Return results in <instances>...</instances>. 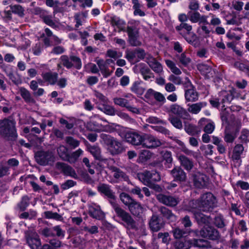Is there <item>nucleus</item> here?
<instances>
[{
    "label": "nucleus",
    "instance_id": "f257e3e1",
    "mask_svg": "<svg viewBox=\"0 0 249 249\" xmlns=\"http://www.w3.org/2000/svg\"><path fill=\"white\" fill-rule=\"evenodd\" d=\"M97 189L101 194L107 198L117 216L125 222L128 228H134L135 227L134 220L131 216L117 203L115 193L111 189V186L106 183H100Z\"/></svg>",
    "mask_w": 249,
    "mask_h": 249
},
{
    "label": "nucleus",
    "instance_id": "f03ea898",
    "mask_svg": "<svg viewBox=\"0 0 249 249\" xmlns=\"http://www.w3.org/2000/svg\"><path fill=\"white\" fill-rule=\"evenodd\" d=\"M101 138L107 145V150L111 155H117L124 151L122 143L117 139L106 134H102Z\"/></svg>",
    "mask_w": 249,
    "mask_h": 249
},
{
    "label": "nucleus",
    "instance_id": "7ed1b4c3",
    "mask_svg": "<svg viewBox=\"0 0 249 249\" xmlns=\"http://www.w3.org/2000/svg\"><path fill=\"white\" fill-rule=\"evenodd\" d=\"M16 122L13 120L5 119L0 121V133L8 138L12 139L17 137L15 127Z\"/></svg>",
    "mask_w": 249,
    "mask_h": 249
},
{
    "label": "nucleus",
    "instance_id": "20e7f679",
    "mask_svg": "<svg viewBox=\"0 0 249 249\" xmlns=\"http://www.w3.org/2000/svg\"><path fill=\"white\" fill-rule=\"evenodd\" d=\"M199 208L203 212L211 211L216 206L217 200L211 193L203 194L199 198Z\"/></svg>",
    "mask_w": 249,
    "mask_h": 249
},
{
    "label": "nucleus",
    "instance_id": "39448f33",
    "mask_svg": "<svg viewBox=\"0 0 249 249\" xmlns=\"http://www.w3.org/2000/svg\"><path fill=\"white\" fill-rule=\"evenodd\" d=\"M140 180L146 185H152L153 182L159 181L160 180V174L155 171H145L138 174Z\"/></svg>",
    "mask_w": 249,
    "mask_h": 249
},
{
    "label": "nucleus",
    "instance_id": "423d86ee",
    "mask_svg": "<svg viewBox=\"0 0 249 249\" xmlns=\"http://www.w3.org/2000/svg\"><path fill=\"white\" fill-rule=\"evenodd\" d=\"M36 160L39 164L45 166L53 161L54 157L51 152L39 151L36 154Z\"/></svg>",
    "mask_w": 249,
    "mask_h": 249
},
{
    "label": "nucleus",
    "instance_id": "0eeeda50",
    "mask_svg": "<svg viewBox=\"0 0 249 249\" xmlns=\"http://www.w3.org/2000/svg\"><path fill=\"white\" fill-rule=\"evenodd\" d=\"M25 237L27 244L32 249H41V241L37 233L28 231Z\"/></svg>",
    "mask_w": 249,
    "mask_h": 249
},
{
    "label": "nucleus",
    "instance_id": "6e6552de",
    "mask_svg": "<svg viewBox=\"0 0 249 249\" xmlns=\"http://www.w3.org/2000/svg\"><path fill=\"white\" fill-rule=\"evenodd\" d=\"M143 135L136 131H128L125 133V139L127 142L134 145H142Z\"/></svg>",
    "mask_w": 249,
    "mask_h": 249
},
{
    "label": "nucleus",
    "instance_id": "1a4fd4ad",
    "mask_svg": "<svg viewBox=\"0 0 249 249\" xmlns=\"http://www.w3.org/2000/svg\"><path fill=\"white\" fill-rule=\"evenodd\" d=\"M200 235L211 240H216L219 236V232L213 227L205 225L199 231Z\"/></svg>",
    "mask_w": 249,
    "mask_h": 249
},
{
    "label": "nucleus",
    "instance_id": "9d476101",
    "mask_svg": "<svg viewBox=\"0 0 249 249\" xmlns=\"http://www.w3.org/2000/svg\"><path fill=\"white\" fill-rule=\"evenodd\" d=\"M156 198L160 202L170 207L176 206L179 202V199L178 197L162 194L157 195Z\"/></svg>",
    "mask_w": 249,
    "mask_h": 249
},
{
    "label": "nucleus",
    "instance_id": "9b49d317",
    "mask_svg": "<svg viewBox=\"0 0 249 249\" xmlns=\"http://www.w3.org/2000/svg\"><path fill=\"white\" fill-rule=\"evenodd\" d=\"M161 141L157 137L150 134H144L142 146L149 148H155L161 145Z\"/></svg>",
    "mask_w": 249,
    "mask_h": 249
},
{
    "label": "nucleus",
    "instance_id": "f8f14e48",
    "mask_svg": "<svg viewBox=\"0 0 249 249\" xmlns=\"http://www.w3.org/2000/svg\"><path fill=\"white\" fill-rule=\"evenodd\" d=\"M193 180L196 188L201 189L207 186L208 178L204 174L197 172L193 175Z\"/></svg>",
    "mask_w": 249,
    "mask_h": 249
},
{
    "label": "nucleus",
    "instance_id": "ddd939ff",
    "mask_svg": "<svg viewBox=\"0 0 249 249\" xmlns=\"http://www.w3.org/2000/svg\"><path fill=\"white\" fill-rule=\"evenodd\" d=\"M56 168L66 176H70L75 179L78 178L77 174L75 170L68 164L61 162H57L55 164Z\"/></svg>",
    "mask_w": 249,
    "mask_h": 249
},
{
    "label": "nucleus",
    "instance_id": "4468645a",
    "mask_svg": "<svg viewBox=\"0 0 249 249\" xmlns=\"http://www.w3.org/2000/svg\"><path fill=\"white\" fill-rule=\"evenodd\" d=\"M144 97L148 100L155 99L158 102L164 104L166 102V99L164 95L152 89H149L146 92Z\"/></svg>",
    "mask_w": 249,
    "mask_h": 249
},
{
    "label": "nucleus",
    "instance_id": "2eb2a0df",
    "mask_svg": "<svg viewBox=\"0 0 249 249\" xmlns=\"http://www.w3.org/2000/svg\"><path fill=\"white\" fill-rule=\"evenodd\" d=\"M89 213L91 217L98 220H101L105 216L101 207L94 203H92L89 206Z\"/></svg>",
    "mask_w": 249,
    "mask_h": 249
},
{
    "label": "nucleus",
    "instance_id": "dca6fc26",
    "mask_svg": "<svg viewBox=\"0 0 249 249\" xmlns=\"http://www.w3.org/2000/svg\"><path fill=\"white\" fill-rule=\"evenodd\" d=\"M170 172L174 178V181L180 182L186 181L187 179L186 173L180 167L176 166Z\"/></svg>",
    "mask_w": 249,
    "mask_h": 249
},
{
    "label": "nucleus",
    "instance_id": "f3484780",
    "mask_svg": "<svg viewBox=\"0 0 249 249\" xmlns=\"http://www.w3.org/2000/svg\"><path fill=\"white\" fill-rule=\"evenodd\" d=\"M124 97L126 98L120 97L114 98L113 99L114 104L120 107L127 108V107H128L131 101H137V99L130 93L124 95Z\"/></svg>",
    "mask_w": 249,
    "mask_h": 249
},
{
    "label": "nucleus",
    "instance_id": "a211bd4d",
    "mask_svg": "<svg viewBox=\"0 0 249 249\" xmlns=\"http://www.w3.org/2000/svg\"><path fill=\"white\" fill-rule=\"evenodd\" d=\"M198 124L201 127L205 125L203 131L207 134L212 133L215 129L214 123L211 120L205 118H201L198 123Z\"/></svg>",
    "mask_w": 249,
    "mask_h": 249
},
{
    "label": "nucleus",
    "instance_id": "6ab92c4d",
    "mask_svg": "<svg viewBox=\"0 0 249 249\" xmlns=\"http://www.w3.org/2000/svg\"><path fill=\"white\" fill-rule=\"evenodd\" d=\"M111 172L113 173L114 178L118 180L128 181L129 179L128 176L120 169L114 166H111L109 167Z\"/></svg>",
    "mask_w": 249,
    "mask_h": 249
},
{
    "label": "nucleus",
    "instance_id": "aec40b11",
    "mask_svg": "<svg viewBox=\"0 0 249 249\" xmlns=\"http://www.w3.org/2000/svg\"><path fill=\"white\" fill-rule=\"evenodd\" d=\"M177 157L180 165L186 171H190L193 169L194 162L192 160L182 154L178 155Z\"/></svg>",
    "mask_w": 249,
    "mask_h": 249
},
{
    "label": "nucleus",
    "instance_id": "412c9836",
    "mask_svg": "<svg viewBox=\"0 0 249 249\" xmlns=\"http://www.w3.org/2000/svg\"><path fill=\"white\" fill-rule=\"evenodd\" d=\"M147 62L150 67L156 73H160L162 71V67L160 62L150 54L147 55Z\"/></svg>",
    "mask_w": 249,
    "mask_h": 249
},
{
    "label": "nucleus",
    "instance_id": "4be33fe9",
    "mask_svg": "<svg viewBox=\"0 0 249 249\" xmlns=\"http://www.w3.org/2000/svg\"><path fill=\"white\" fill-rule=\"evenodd\" d=\"M207 105V104L205 102L188 104L187 110L193 114H197L201 111L202 108L206 107Z\"/></svg>",
    "mask_w": 249,
    "mask_h": 249
},
{
    "label": "nucleus",
    "instance_id": "5701e85b",
    "mask_svg": "<svg viewBox=\"0 0 249 249\" xmlns=\"http://www.w3.org/2000/svg\"><path fill=\"white\" fill-rule=\"evenodd\" d=\"M95 104L97 105V108L106 114L110 116L115 115L114 108L107 105V103H99L96 102Z\"/></svg>",
    "mask_w": 249,
    "mask_h": 249
},
{
    "label": "nucleus",
    "instance_id": "b1692460",
    "mask_svg": "<svg viewBox=\"0 0 249 249\" xmlns=\"http://www.w3.org/2000/svg\"><path fill=\"white\" fill-rule=\"evenodd\" d=\"M193 231L186 229L185 230L181 229L178 227L173 228L171 233L173 234L174 237L176 239H179L181 238L186 237L189 235Z\"/></svg>",
    "mask_w": 249,
    "mask_h": 249
},
{
    "label": "nucleus",
    "instance_id": "393cba45",
    "mask_svg": "<svg viewBox=\"0 0 249 249\" xmlns=\"http://www.w3.org/2000/svg\"><path fill=\"white\" fill-rule=\"evenodd\" d=\"M131 213L136 216H139L143 213V208L141 204L135 200L128 207Z\"/></svg>",
    "mask_w": 249,
    "mask_h": 249
},
{
    "label": "nucleus",
    "instance_id": "a878e982",
    "mask_svg": "<svg viewBox=\"0 0 249 249\" xmlns=\"http://www.w3.org/2000/svg\"><path fill=\"white\" fill-rule=\"evenodd\" d=\"M149 226L152 231L157 232L163 227V224L160 222L157 215H153L149 221Z\"/></svg>",
    "mask_w": 249,
    "mask_h": 249
},
{
    "label": "nucleus",
    "instance_id": "bb28decb",
    "mask_svg": "<svg viewBox=\"0 0 249 249\" xmlns=\"http://www.w3.org/2000/svg\"><path fill=\"white\" fill-rule=\"evenodd\" d=\"M197 68L202 74L205 75L208 78L213 77L215 73L210 66L205 64H199Z\"/></svg>",
    "mask_w": 249,
    "mask_h": 249
},
{
    "label": "nucleus",
    "instance_id": "cd10ccee",
    "mask_svg": "<svg viewBox=\"0 0 249 249\" xmlns=\"http://www.w3.org/2000/svg\"><path fill=\"white\" fill-rule=\"evenodd\" d=\"M160 212L163 218L171 222H175L177 220L176 216L172 212L171 210L166 207H161Z\"/></svg>",
    "mask_w": 249,
    "mask_h": 249
},
{
    "label": "nucleus",
    "instance_id": "c85d7f7f",
    "mask_svg": "<svg viewBox=\"0 0 249 249\" xmlns=\"http://www.w3.org/2000/svg\"><path fill=\"white\" fill-rule=\"evenodd\" d=\"M185 98L187 101L195 102L198 99V94L194 87H191L185 90Z\"/></svg>",
    "mask_w": 249,
    "mask_h": 249
},
{
    "label": "nucleus",
    "instance_id": "c756f323",
    "mask_svg": "<svg viewBox=\"0 0 249 249\" xmlns=\"http://www.w3.org/2000/svg\"><path fill=\"white\" fill-rule=\"evenodd\" d=\"M42 77L45 82H47L50 85H53L57 82L58 74L56 72H48L43 73Z\"/></svg>",
    "mask_w": 249,
    "mask_h": 249
},
{
    "label": "nucleus",
    "instance_id": "7c9ffc66",
    "mask_svg": "<svg viewBox=\"0 0 249 249\" xmlns=\"http://www.w3.org/2000/svg\"><path fill=\"white\" fill-rule=\"evenodd\" d=\"M110 23L112 26H116L119 29V32L125 31V22L119 17L113 16L111 18Z\"/></svg>",
    "mask_w": 249,
    "mask_h": 249
},
{
    "label": "nucleus",
    "instance_id": "2f4dec72",
    "mask_svg": "<svg viewBox=\"0 0 249 249\" xmlns=\"http://www.w3.org/2000/svg\"><path fill=\"white\" fill-rule=\"evenodd\" d=\"M88 149L90 154L94 157V158L98 160L104 161L105 159L101 155V148L97 145L89 146Z\"/></svg>",
    "mask_w": 249,
    "mask_h": 249
},
{
    "label": "nucleus",
    "instance_id": "473e14b6",
    "mask_svg": "<svg viewBox=\"0 0 249 249\" xmlns=\"http://www.w3.org/2000/svg\"><path fill=\"white\" fill-rule=\"evenodd\" d=\"M96 62L98 65L102 74L105 77H107L111 75L112 71H109L108 66L106 64L105 60L102 59H100L96 60Z\"/></svg>",
    "mask_w": 249,
    "mask_h": 249
},
{
    "label": "nucleus",
    "instance_id": "72a5a7b5",
    "mask_svg": "<svg viewBox=\"0 0 249 249\" xmlns=\"http://www.w3.org/2000/svg\"><path fill=\"white\" fill-rule=\"evenodd\" d=\"M20 94L25 102L28 104H35V100L32 97L29 90L24 88L21 87L19 89Z\"/></svg>",
    "mask_w": 249,
    "mask_h": 249
},
{
    "label": "nucleus",
    "instance_id": "f704fd0d",
    "mask_svg": "<svg viewBox=\"0 0 249 249\" xmlns=\"http://www.w3.org/2000/svg\"><path fill=\"white\" fill-rule=\"evenodd\" d=\"M141 83L142 81H141L134 82L130 88L131 91L137 95H142L145 91V89L141 86Z\"/></svg>",
    "mask_w": 249,
    "mask_h": 249
},
{
    "label": "nucleus",
    "instance_id": "c9c22d12",
    "mask_svg": "<svg viewBox=\"0 0 249 249\" xmlns=\"http://www.w3.org/2000/svg\"><path fill=\"white\" fill-rule=\"evenodd\" d=\"M169 112L179 116H182L186 113L185 109L176 104H173L170 106Z\"/></svg>",
    "mask_w": 249,
    "mask_h": 249
},
{
    "label": "nucleus",
    "instance_id": "e433bc0d",
    "mask_svg": "<svg viewBox=\"0 0 249 249\" xmlns=\"http://www.w3.org/2000/svg\"><path fill=\"white\" fill-rule=\"evenodd\" d=\"M88 127L91 131L100 132L104 129L103 125L99 122L91 120L88 124Z\"/></svg>",
    "mask_w": 249,
    "mask_h": 249
},
{
    "label": "nucleus",
    "instance_id": "4c0bfd02",
    "mask_svg": "<svg viewBox=\"0 0 249 249\" xmlns=\"http://www.w3.org/2000/svg\"><path fill=\"white\" fill-rule=\"evenodd\" d=\"M83 151L81 149H78L71 155H69L67 161L70 163H75L78 160L79 157L83 154Z\"/></svg>",
    "mask_w": 249,
    "mask_h": 249
},
{
    "label": "nucleus",
    "instance_id": "58836bf2",
    "mask_svg": "<svg viewBox=\"0 0 249 249\" xmlns=\"http://www.w3.org/2000/svg\"><path fill=\"white\" fill-rule=\"evenodd\" d=\"M132 2L133 4V9L134 10V15L135 16L144 17L145 14L141 9V5L139 3V0H132Z\"/></svg>",
    "mask_w": 249,
    "mask_h": 249
},
{
    "label": "nucleus",
    "instance_id": "ea45409f",
    "mask_svg": "<svg viewBox=\"0 0 249 249\" xmlns=\"http://www.w3.org/2000/svg\"><path fill=\"white\" fill-rule=\"evenodd\" d=\"M244 151V147L241 144H237L233 149L232 158L233 160H238Z\"/></svg>",
    "mask_w": 249,
    "mask_h": 249
},
{
    "label": "nucleus",
    "instance_id": "a19ab883",
    "mask_svg": "<svg viewBox=\"0 0 249 249\" xmlns=\"http://www.w3.org/2000/svg\"><path fill=\"white\" fill-rule=\"evenodd\" d=\"M68 148L63 145H60L57 148V153L59 156V157L63 160L67 161L68 160V158L69 156V154L68 153Z\"/></svg>",
    "mask_w": 249,
    "mask_h": 249
},
{
    "label": "nucleus",
    "instance_id": "79ce46f5",
    "mask_svg": "<svg viewBox=\"0 0 249 249\" xmlns=\"http://www.w3.org/2000/svg\"><path fill=\"white\" fill-rule=\"evenodd\" d=\"M43 19L46 24L53 28H57L59 27L58 21L56 20H53L51 16H45L43 17Z\"/></svg>",
    "mask_w": 249,
    "mask_h": 249
},
{
    "label": "nucleus",
    "instance_id": "37998d69",
    "mask_svg": "<svg viewBox=\"0 0 249 249\" xmlns=\"http://www.w3.org/2000/svg\"><path fill=\"white\" fill-rule=\"evenodd\" d=\"M120 198L122 203L128 207L135 200L125 193H122L120 195Z\"/></svg>",
    "mask_w": 249,
    "mask_h": 249
},
{
    "label": "nucleus",
    "instance_id": "c03bdc74",
    "mask_svg": "<svg viewBox=\"0 0 249 249\" xmlns=\"http://www.w3.org/2000/svg\"><path fill=\"white\" fill-rule=\"evenodd\" d=\"M178 61L184 66H187L191 61L190 58L186 55L185 53L176 55Z\"/></svg>",
    "mask_w": 249,
    "mask_h": 249
},
{
    "label": "nucleus",
    "instance_id": "a18cd8bd",
    "mask_svg": "<svg viewBox=\"0 0 249 249\" xmlns=\"http://www.w3.org/2000/svg\"><path fill=\"white\" fill-rule=\"evenodd\" d=\"M165 63L171 71L176 75L181 73V71L176 66L175 63L170 60H166Z\"/></svg>",
    "mask_w": 249,
    "mask_h": 249
},
{
    "label": "nucleus",
    "instance_id": "49530a36",
    "mask_svg": "<svg viewBox=\"0 0 249 249\" xmlns=\"http://www.w3.org/2000/svg\"><path fill=\"white\" fill-rule=\"evenodd\" d=\"M214 224L218 228H223L226 226L225 220L221 214L215 216L214 219Z\"/></svg>",
    "mask_w": 249,
    "mask_h": 249
},
{
    "label": "nucleus",
    "instance_id": "de8ad7c7",
    "mask_svg": "<svg viewBox=\"0 0 249 249\" xmlns=\"http://www.w3.org/2000/svg\"><path fill=\"white\" fill-rule=\"evenodd\" d=\"M127 33L128 37L132 36H138V29L134 25H131L130 22H128L125 31Z\"/></svg>",
    "mask_w": 249,
    "mask_h": 249
},
{
    "label": "nucleus",
    "instance_id": "09e8293b",
    "mask_svg": "<svg viewBox=\"0 0 249 249\" xmlns=\"http://www.w3.org/2000/svg\"><path fill=\"white\" fill-rule=\"evenodd\" d=\"M170 122L176 128L180 129L182 128L183 125L182 124V122L180 119L178 118L177 117L174 116L173 115H170L168 119Z\"/></svg>",
    "mask_w": 249,
    "mask_h": 249
},
{
    "label": "nucleus",
    "instance_id": "8fccbe9b",
    "mask_svg": "<svg viewBox=\"0 0 249 249\" xmlns=\"http://www.w3.org/2000/svg\"><path fill=\"white\" fill-rule=\"evenodd\" d=\"M60 60L61 64L67 69H71L73 67V64L71 63V56L69 57L67 55H63L60 57Z\"/></svg>",
    "mask_w": 249,
    "mask_h": 249
},
{
    "label": "nucleus",
    "instance_id": "3c124183",
    "mask_svg": "<svg viewBox=\"0 0 249 249\" xmlns=\"http://www.w3.org/2000/svg\"><path fill=\"white\" fill-rule=\"evenodd\" d=\"M186 132L190 135H196L200 133L201 130L195 125L189 124L185 128Z\"/></svg>",
    "mask_w": 249,
    "mask_h": 249
},
{
    "label": "nucleus",
    "instance_id": "603ef678",
    "mask_svg": "<svg viewBox=\"0 0 249 249\" xmlns=\"http://www.w3.org/2000/svg\"><path fill=\"white\" fill-rule=\"evenodd\" d=\"M140 72L145 80H148L153 77V74L150 70L146 67H143L140 70Z\"/></svg>",
    "mask_w": 249,
    "mask_h": 249
},
{
    "label": "nucleus",
    "instance_id": "864d4df0",
    "mask_svg": "<svg viewBox=\"0 0 249 249\" xmlns=\"http://www.w3.org/2000/svg\"><path fill=\"white\" fill-rule=\"evenodd\" d=\"M66 142L71 148L74 149L79 145L80 142L76 139H74L72 137L68 136L65 138Z\"/></svg>",
    "mask_w": 249,
    "mask_h": 249
},
{
    "label": "nucleus",
    "instance_id": "5fc2aeb1",
    "mask_svg": "<svg viewBox=\"0 0 249 249\" xmlns=\"http://www.w3.org/2000/svg\"><path fill=\"white\" fill-rule=\"evenodd\" d=\"M125 57L130 62H138L137 61V57L135 49L134 50H126Z\"/></svg>",
    "mask_w": 249,
    "mask_h": 249
},
{
    "label": "nucleus",
    "instance_id": "6e6d98bb",
    "mask_svg": "<svg viewBox=\"0 0 249 249\" xmlns=\"http://www.w3.org/2000/svg\"><path fill=\"white\" fill-rule=\"evenodd\" d=\"M10 7L12 13L17 14L20 17H23L24 16V10L20 5H10Z\"/></svg>",
    "mask_w": 249,
    "mask_h": 249
},
{
    "label": "nucleus",
    "instance_id": "4d7b16f0",
    "mask_svg": "<svg viewBox=\"0 0 249 249\" xmlns=\"http://www.w3.org/2000/svg\"><path fill=\"white\" fill-rule=\"evenodd\" d=\"M6 74L9 79L16 85H18L21 83V78L18 73L10 71L7 72Z\"/></svg>",
    "mask_w": 249,
    "mask_h": 249
},
{
    "label": "nucleus",
    "instance_id": "13d9d810",
    "mask_svg": "<svg viewBox=\"0 0 249 249\" xmlns=\"http://www.w3.org/2000/svg\"><path fill=\"white\" fill-rule=\"evenodd\" d=\"M221 95L222 96V98L220 99L222 104L230 103L233 99V96L231 94L225 91L221 92Z\"/></svg>",
    "mask_w": 249,
    "mask_h": 249
},
{
    "label": "nucleus",
    "instance_id": "bf43d9fd",
    "mask_svg": "<svg viewBox=\"0 0 249 249\" xmlns=\"http://www.w3.org/2000/svg\"><path fill=\"white\" fill-rule=\"evenodd\" d=\"M200 14L197 12L189 11L188 13V18L193 23H196L199 21Z\"/></svg>",
    "mask_w": 249,
    "mask_h": 249
},
{
    "label": "nucleus",
    "instance_id": "052dcab7",
    "mask_svg": "<svg viewBox=\"0 0 249 249\" xmlns=\"http://www.w3.org/2000/svg\"><path fill=\"white\" fill-rule=\"evenodd\" d=\"M240 142L242 143H247L249 142V130L247 129H244L242 130L241 135L239 137Z\"/></svg>",
    "mask_w": 249,
    "mask_h": 249
},
{
    "label": "nucleus",
    "instance_id": "680f3d73",
    "mask_svg": "<svg viewBox=\"0 0 249 249\" xmlns=\"http://www.w3.org/2000/svg\"><path fill=\"white\" fill-rule=\"evenodd\" d=\"M236 137V135L235 133L226 130L225 132L224 139L226 142L232 143L233 142Z\"/></svg>",
    "mask_w": 249,
    "mask_h": 249
},
{
    "label": "nucleus",
    "instance_id": "e2e57ef3",
    "mask_svg": "<svg viewBox=\"0 0 249 249\" xmlns=\"http://www.w3.org/2000/svg\"><path fill=\"white\" fill-rule=\"evenodd\" d=\"M146 122L150 124H166V122L155 116H150L146 119Z\"/></svg>",
    "mask_w": 249,
    "mask_h": 249
},
{
    "label": "nucleus",
    "instance_id": "0e129e2a",
    "mask_svg": "<svg viewBox=\"0 0 249 249\" xmlns=\"http://www.w3.org/2000/svg\"><path fill=\"white\" fill-rule=\"evenodd\" d=\"M71 63L73 64V66L76 69L79 70L82 67V62L81 59L74 55H71Z\"/></svg>",
    "mask_w": 249,
    "mask_h": 249
},
{
    "label": "nucleus",
    "instance_id": "69168bd1",
    "mask_svg": "<svg viewBox=\"0 0 249 249\" xmlns=\"http://www.w3.org/2000/svg\"><path fill=\"white\" fill-rule=\"evenodd\" d=\"M152 153L147 150H142L140 154V158L142 161H145L152 157Z\"/></svg>",
    "mask_w": 249,
    "mask_h": 249
},
{
    "label": "nucleus",
    "instance_id": "338daca9",
    "mask_svg": "<svg viewBox=\"0 0 249 249\" xmlns=\"http://www.w3.org/2000/svg\"><path fill=\"white\" fill-rule=\"evenodd\" d=\"M153 128L156 131L164 134L168 137H172V133L166 128L161 126H154Z\"/></svg>",
    "mask_w": 249,
    "mask_h": 249
},
{
    "label": "nucleus",
    "instance_id": "774afa93",
    "mask_svg": "<svg viewBox=\"0 0 249 249\" xmlns=\"http://www.w3.org/2000/svg\"><path fill=\"white\" fill-rule=\"evenodd\" d=\"M162 157L163 160H165L167 164L168 167H170V165L173 160L171 153L169 151H165L163 153Z\"/></svg>",
    "mask_w": 249,
    "mask_h": 249
}]
</instances>
